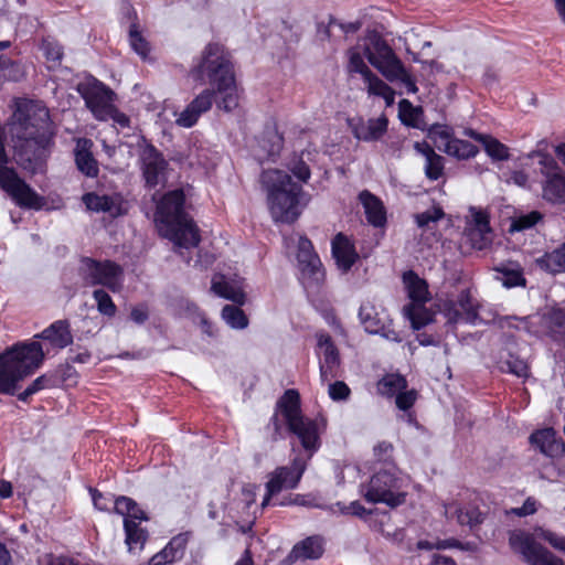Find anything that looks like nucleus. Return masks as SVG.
I'll list each match as a JSON object with an SVG mask.
<instances>
[{
    "instance_id": "obj_31",
    "label": "nucleus",
    "mask_w": 565,
    "mask_h": 565,
    "mask_svg": "<svg viewBox=\"0 0 565 565\" xmlns=\"http://www.w3.org/2000/svg\"><path fill=\"white\" fill-rule=\"evenodd\" d=\"M414 149L425 158L424 171L427 179L436 181L444 174V158L427 142H415Z\"/></svg>"
},
{
    "instance_id": "obj_55",
    "label": "nucleus",
    "mask_w": 565,
    "mask_h": 565,
    "mask_svg": "<svg viewBox=\"0 0 565 565\" xmlns=\"http://www.w3.org/2000/svg\"><path fill=\"white\" fill-rule=\"evenodd\" d=\"M49 383L50 379L46 375L39 376L21 394H19V399L25 402L31 395L46 387Z\"/></svg>"
},
{
    "instance_id": "obj_22",
    "label": "nucleus",
    "mask_w": 565,
    "mask_h": 565,
    "mask_svg": "<svg viewBox=\"0 0 565 565\" xmlns=\"http://www.w3.org/2000/svg\"><path fill=\"white\" fill-rule=\"evenodd\" d=\"M348 124L358 140L371 142L379 140L386 132L388 120L385 116L366 120L356 117L349 119Z\"/></svg>"
},
{
    "instance_id": "obj_12",
    "label": "nucleus",
    "mask_w": 565,
    "mask_h": 565,
    "mask_svg": "<svg viewBox=\"0 0 565 565\" xmlns=\"http://www.w3.org/2000/svg\"><path fill=\"white\" fill-rule=\"evenodd\" d=\"M114 511L124 516L126 544L129 551L141 548L147 540V531L139 526V522L148 520L145 511L128 497L117 498Z\"/></svg>"
},
{
    "instance_id": "obj_50",
    "label": "nucleus",
    "mask_w": 565,
    "mask_h": 565,
    "mask_svg": "<svg viewBox=\"0 0 565 565\" xmlns=\"http://www.w3.org/2000/svg\"><path fill=\"white\" fill-rule=\"evenodd\" d=\"M42 50L49 62L53 63L54 66L60 65L63 57V49L57 42L49 39L44 40Z\"/></svg>"
},
{
    "instance_id": "obj_47",
    "label": "nucleus",
    "mask_w": 565,
    "mask_h": 565,
    "mask_svg": "<svg viewBox=\"0 0 565 565\" xmlns=\"http://www.w3.org/2000/svg\"><path fill=\"white\" fill-rule=\"evenodd\" d=\"M222 318L235 329H243L247 324L244 311L235 305H226L222 310Z\"/></svg>"
},
{
    "instance_id": "obj_27",
    "label": "nucleus",
    "mask_w": 565,
    "mask_h": 565,
    "mask_svg": "<svg viewBox=\"0 0 565 565\" xmlns=\"http://www.w3.org/2000/svg\"><path fill=\"white\" fill-rule=\"evenodd\" d=\"M169 237L179 247H194L200 242L199 230L188 216L168 225Z\"/></svg>"
},
{
    "instance_id": "obj_6",
    "label": "nucleus",
    "mask_w": 565,
    "mask_h": 565,
    "mask_svg": "<svg viewBox=\"0 0 565 565\" xmlns=\"http://www.w3.org/2000/svg\"><path fill=\"white\" fill-rule=\"evenodd\" d=\"M284 243L287 250L297 249L299 280L308 297L312 299L313 296L319 294L326 275L311 241L298 233H291L284 236Z\"/></svg>"
},
{
    "instance_id": "obj_14",
    "label": "nucleus",
    "mask_w": 565,
    "mask_h": 565,
    "mask_svg": "<svg viewBox=\"0 0 565 565\" xmlns=\"http://www.w3.org/2000/svg\"><path fill=\"white\" fill-rule=\"evenodd\" d=\"M534 157L537 158L539 170L543 177V199L552 203L565 202V172L552 156L537 152Z\"/></svg>"
},
{
    "instance_id": "obj_53",
    "label": "nucleus",
    "mask_w": 565,
    "mask_h": 565,
    "mask_svg": "<svg viewBox=\"0 0 565 565\" xmlns=\"http://www.w3.org/2000/svg\"><path fill=\"white\" fill-rule=\"evenodd\" d=\"M536 534L539 537L546 541L553 548L565 552V536L544 529H537Z\"/></svg>"
},
{
    "instance_id": "obj_7",
    "label": "nucleus",
    "mask_w": 565,
    "mask_h": 565,
    "mask_svg": "<svg viewBox=\"0 0 565 565\" xmlns=\"http://www.w3.org/2000/svg\"><path fill=\"white\" fill-rule=\"evenodd\" d=\"M403 282L409 298V303L403 308V313L415 330H419L433 321L434 313L426 308L430 300L427 282L414 271L403 275Z\"/></svg>"
},
{
    "instance_id": "obj_64",
    "label": "nucleus",
    "mask_w": 565,
    "mask_h": 565,
    "mask_svg": "<svg viewBox=\"0 0 565 565\" xmlns=\"http://www.w3.org/2000/svg\"><path fill=\"white\" fill-rule=\"evenodd\" d=\"M510 180L519 186H526L529 181L527 175L523 171H513Z\"/></svg>"
},
{
    "instance_id": "obj_61",
    "label": "nucleus",
    "mask_w": 565,
    "mask_h": 565,
    "mask_svg": "<svg viewBox=\"0 0 565 565\" xmlns=\"http://www.w3.org/2000/svg\"><path fill=\"white\" fill-rule=\"evenodd\" d=\"M393 446L387 441H381L374 447V456L379 461L387 463L392 456Z\"/></svg>"
},
{
    "instance_id": "obj_36",
    "label": "nucleus",
    "mask_w": 565,
    "mask_h": 565,
    "mask_svg": "<svg viewBox=\"0 0 565 565\" xmlns=\"http://www.w3.org/2000/svg\"><path fill=\"white\" fill-rule=\"evenodd\" d=\"M185 545L186 539L184 536L173 537L161 552L150 558L149 565H167L182 558Z\"/></svg>"
},
{
    "instance_id": "obj_37",
    "label": "nucleus",
    "mask_w": 565,
    "mask_h": 565,
    "mask_svg": "<svg viewBox=\"0 0 565 565\" xmlns=\"http://www.w3.org/2000/svg\"><path fill=\"white\" fill-rule=\"evenodd\" d=\"M535 264L553 275L565 273V242L558 248L537 257Z\"/></svg>"
},
{
    "instance_id": "obj_9",
    "label": "nucleus",
    "mask_w": 565,
    "mask_h": 565,
    "mask_svg": "<svg viewBox=\"0 0 565 565\" xmlns=\"http://www.w3.org/2000/svg\"><path fill=\"white\" fill-rule=\"evenodd\" d=\"M362 491L366 501L385 503L392 508L405 500V494L401 491V480L396 477V468L392 463H387L386 469L376 471Z\"/></svg>"
},
{
    "instance_id": "obj_3",
    "label": "nucleus",
    "mask_w": 565,
    "mask_h": 565,
    "mask_svg": "<svg viewBox=\"0 0 565 565\" xmlns=\"http://www.w3.org/2000/svg\"><path fill=\"white\" fill-rule=\"evenodd\" d=\"M42 344L36 341L21 342L0 354V393L13 395L21 382L38 370L45 354Z\"/></svg>"
},
{
    "instance_id": "obj_5",
    "label": "nucleus",
    "mask_w": 565,
    "mask_h": 565,
    "mask_svg": "<svg viewBox=\"0 0 565 565\" xmlns=\"http://www.w3.org/2000/svg\"><path fill=\"white\" fill-rule=\"evenodd\" d=\"M191 74L215 87L218 93L231 89L235 79L231 54L220 43H209L204 47Z\"/></svg>"
},
{
    "instance_id": "obj_21",
    "label": "nucleus",
    "mask_w": 565,
    "mask_h": 565,
    "mask_svg": "<svg viewBox=\"0 0 565 565\" xmlns=\"http://www.w3.org/2000/svg\"><path fill=\"white\" fill-rule=\"evenodd\" d=\"M465 237L475 249L481 250L491 244L492 234L487 213L476 209L471 210V218L465 228Z\"/></svg>"
},
{
    "instance_id": "obj_38",
    "label": "nucleus",
    "mask_w": 565,
    "mask_h": 565,
    "mask_svg": "<svg viewBox=\"0 0 565 565\" xmlns=\"http://www.w3.org/2000/svg\"><path fill=\"white\" fill-rule=\"evenodd\" d=\"M363 82L370 96L383 98L386 106H392L395 103L394 89L373 72L366 75Z\"/></svg>"
},
{
    "instance_id": "obj_19",
    "label": "nucleus",
    "mask_w": 565,
    "mask_h": 565,
    "mask_svg": "<svg viewBox=\"0 0 565 565\" xmlns=\"http://www.w3.org/2000/svg\"><path fill=\"white\" fill-rule=\"evenodd\" d=\"M316 354L319 359L320 381L322 384L340 376L341 358L332 338L326 332L316 334Z\"/></svg>"
},
{
    "instance_id": "obj_15",
    "label": "nucleus",
    "mask_w": 565,
    "mask_h": 565,
    "mask_svg": "<svg viewBox=\"0 0 565 565\" xmlns=\"http://www.w3.org/2000/svg\"><path fill=\"white\" fill-rule=\"evenodd\" d=\"M77 90L96 119L107 120L111 115L115 93L98 79L90 77L79 83Z\"/></svg>"
},
{
    "instance_id": "obj_26",
    "label": "nucleus",
    "mask_w": 565,
    "mask_h": 565,
    "mask_svg": "<svg viewBox=\"0 0 565 565\" xmlns=\"http://www.w3.org/2000/svg\"><path fill=\"white\" fill-rule=\"evenodd\" d=\"M183 204L184 193L182 190L178 189L167 193L158 205V213L161 216V221L170 225L186 217L183 211Z\"/></svg>"
},
{
    "instance_id": "obj_18",
    "label": "nucleus",
    "mask_w": 565,
    "mask_h": 565,
    "mask_svg": "<svg viewBox=\"0 0 565 565\" xmlns=\"http://www.w3.org/2000/svg\"><path fill=\"white\" fill-rule=\"evenodd\" d=\"M429 138L438 150L459 160L473 158L479 152V149L471 142L452 137L451 130L447 126H434L429 130Z\"/></svg>"
},
{
    "instance_id": "obj_62",
    "label": "nucleus",
    "mask_w": 565,
    "mask_h": 565,
    "mask_svg": "<svg viewBox=\"0 0 565 565\" xmlns=\"http://www.w3.org/2000/svg\"><path fill=\"white\" fill-rule=\"evenodd\" d=\"M536 510H537V502H536V500L533 499V498H527L524 501V503L522 504V507L515 508L513 510V512L518 516H526V515H531V514L535 513Z\"/></svg>"
},
{
    "instance_id": "obj_28",
    "label": "nucleus",
    "mask_w": 565,
    "mask_h": 565,
    "mask_svg": "<svg viewBox=\"0 0 565 565\" xmlns=\"http://www.w3.org/2000/svg\"><path fill=\"white\" fill-rule=\"evenodd\" d=\"M35 338L47 342L54 349H64L73 342L71 326L67 320H57Z\"/></svg>"
},
{
    "instance_id": "obj_23",
    "label": "nucleus",
    "mask_w": 565,
    "mask_h": 565,
    "mask_svg": "<svg viewBox=\"0 0 565 565\" xmlns=\"http://www.w3.org/2000/svg\"><path fill=\"white\" fill-rule=\"evenodd\" d=\"M214 89L206 88L199 94L188 106L180 113L175 122L180 127L190 128L194 126L200 116L211 109L214 100Z\"/></svg>"
},
{
    "instance_id": "obj_42",
    "label": "nucleus",
    "mask_w": 565,
    "mask_h": 565,
    "mask_svg": "<svg viewBox=\"0 0 565 565\" xmlns=\"http://www.w3.org/2000/svg\"><path fill=\"white\" fill-rule=\"evenodd\" d=\"M544 322L554 339L565 341V310L552 309L544 316Z\"/></svg>"
},
{
    "instance_id": "obj_11",
    "label": "nucleus",
    "mask_w": 565,
    "mask_h": 565,
    "mask_svg": "<svg viewBox=\"0 0 565 565\" xmlns=\"http://www.w3.org/2000/svg\"><path fill=\"white\" fill-rule=\"evenodd\" d=\"M79 276L88 286H104L113 292H118L122 288L124 270L111 262H98L89 257H85L81 262Z\"/></svg>"
},
{
    "instance_id": "obj_45",
    "label": "nucleus",
    "mask_w": 565,
    "mask_h": 565,
    "mask_svg": "<svg viewBox=\"0 0 565 565\" xmlns=\"http://www.w3.org/2000/svg\"><path fill=\"white\" fill-rule=\"evenodd\" d=\"M398 114L403 124L419 128L423 117L420 107H415L408 99H402L398 103Z\"/></svg>"
},
{
    "instance_id": "obj_30",
    "label": "nucleus",
    "mask_w": 565,
    "mask_h": 565,
    "mask_svg": "<svg viewBox=\"0 0 565 565\" xmlns=\"http://www.w3.org/2000/svg\"><path fill=\"white\" fill-rule=\"evenodd\" d=\"M332 255L343 271H348L359 257L353 243L342 233L332 239Z\"/></svg>"
},
{
    "instance_id": "obj_52",
    "label": "nucleus",
    "mask_w": 565,
    "mask_h": 565,
    "mask_svg": "<svg viewBox=\"0 0 565 565\" xmlns=\"http://www.w3.org/2000/svg\"><path fill=\"white\" fill-rule=\"evenodd\" d=\"M444 211L439 206H434L415 216L418 227L429 226L430 223H436L444 217Z\"/></svg>"
},
{
    "instance_id": "obj_51",
    "label": "nucleus",
    "mask_w": 565,
    "mask_h": 565,
    "mask_svg": "<svg viewBox=\"0 0 565 565\" xmlns=\"http://www.w3.org/2000/svg\"><path fill=\"white\" fill-rule=\"evenodd\" d=\"M288 169L302 183H307L311 177L308 164L301 158H292L288 163Z\"/></svg>"
},
{
    "instance_id": "obj_46",
    "label": "nucleus",
    "mask_w": 565,
    "mask_h": 565,
    "mask_svg": "<svg viewBox=\"0 0 565 565\" xmlns=\"http://www.w3.org/2000/svg\"><path fill=\"white\" fill-rule=\"evenodd\" d=\"M542 220V214L537 211H531L525 214H520L513 217L510 232H522L536 225Z\"/></svg>"
},
{
    "instance_id": "obj_10",
    "label": "nucleus",
    "mask_w": 565,
    "mask_h": 565,
    "mask_svg": "<svg viewBox=\"0 0 565 565\" xmlns=\"http://www.w3.org/2000/svg\"><path fill=\"white\" fill-rule=\"evenodd\" d=\"M12 135L17 139L14 145L17 163L32 173L40 171L49 156L53 137L45 132L40 136Z\"/></svg>"
},
{
    "instance_id": "obj_60",
    "label": "nucleus",
    "mask_w": 565,
    "mask_h": 565,
    "mask_svg": "<svg viewBox=\"0 0 565 565\" xmlns=\"http://www.w3.org/2000/svg\"><path fill=\"white\" fill-rule=\"evenodd\" d=\"M221 94H224L223 99L220 104V107L223 108L226 111H231L238 105V97L235 92V84L232 86L231 89L226 92H222Z\"/></svg>"
},
{
    "instance_id": "obj_43",
    "label": "nucleus",
    "mask_w": 565,
    "mask_h": 565,
    "mask_svg": "<svg viewBox=\"0 0 565 565\" xmlns=\"http://www.w3.org/2000/svg\"><path fill=\"white\" fill-rule=\"evenodd\" d=\"M497 279L507 288H513L525 285L523 271L518 265H504L497 268Z\"/></svg>"
},
{
    "instance_id": "obj_39",
    "label": "nucleus",
    "mask_w": 565,
    "mask_h": 565,
    "mask_svg": "<svg viewBox=\"0 0 565 565\" xmlns=\"http://www.w3.org/2000/svg\"><path fill=\"white\" fill-rule=\"evenodd\" d=\"M83 202L87 210L93 212H105L110 215H117L119 212V206L116 201L108 195L87 193L83 196Z\"/></svg>"
},
{
    "instance_id": "obj_63",
    "label": "nucleus",
    "mask_w": 565,
    "mask_h": 565,
    "mask_svg": "<svg viewBox=\"0 0 565 565\" xmlns=\"http://www.w3.org/2000/svg\"><path fill=\"white\" fill-rule=\"evenodd\" d=\"M130 318L136 323H143L148 319V311L143 306L132 308Z\"/></svg>"
},
{
    "instance_id": "obj_8",
    "label": "nucleus",
    "mask_w": 565,
    "mask_h": 565,
    "mask_svg": "<svg viewBox=\"0 0 565 565\" xmlns=\"http://www.w3.org/2000/svg\"><path fill=\"white\" fill-rule=\"evenodd\" d=\"M54 136L50 120L49 109L39 102L20 100L12 115V134L23 136Z\"/></svg>"
},
{
    "instance_id": "obj_44",
    "label": "nucleus",
    "mask_w": 565,
    "mask_h": 565,
    "mask_svg": "<svg viewBox=\"0 0 565 565\" xmlns=\"http://www.w3.org/2000/svg\"><path fill=\"white\" fill-rule=\"evenodd\" d=\"M406 380L399 374H387L377 383V391L383 396H394L406 388Z\"/></svg>"
},
{
    "instance_id": "obj_35",
    "label": "nucleus",
    "mask_w": 565,
    "mask_h": 565,
    "mask_svg": "<svg viewBox=\"0 0 565 565\" xmlns=\"http://www.w3.org/2000/svg\"><path fill=\"white\" fill-rule=\"evenodd\" d=\"M465 136L480 142L486 153L493 160L503 161L509 158V148L498 139L477 132L473 129H466Z\"/></svg>"
},
{
    "instance_id": "obj_17",
    "label": "nucleus",
    "mask_w": 565,
    "mask_h": 565,
    "mask_svg": "<svg viewBox=\"0 0 565 565\" xmlns=\"http://www.w3.org/2000/svg\"><path fill=\"white\" fill-rule=\"evenodd\" d=\"M0 186L18 205L30 209H41L43 199L17 172L0 164Z\"/></svg>"
},
{
    "instance_id": "obj_41",
    "label": "nucleus",
    "mask_w": 565,
    "mask_h": 565,
    "mask_svg": "<svg viewBox=\"0 0 565 565\" xmlns=\"http://www.w3.org/2000/svg\"><path fill=\"white\" fill-rule=\"evenodd\" d=\"M458 308L462 312L465 322L470 324H477L479 321L478 315V301L472 297L471 291L469 289H463L457 297L455 301Z\"/></svg>"
},
{
    "instance_id": "obj_40",
    "label": "nucleus",
    "mask_w": 565,
    "mask_h": 565,
    "mask_svg": "<svg viewBox=\"0 0 565 565\" xmlns=\"http://www.w3.org/2000/svg\"><path fill=\"white\" fill-rule=\"evenodd\" d=\"M347 56V68L350 74H360L364 78L372 72L364 61L366 56L362 42L349 49Z\"/></svg>"
},
{
    "instance_id": "obj_4",
    "label": "nucleus",
    "mask_w": 565,
    "mask_h": 565,
    "mask_svg": "<svg viewBox=\"0 0 565 565\" xmlns=\"http://www.w3.org/2000/svg\"><path fill=\"white\" fill-rule=\"evenodd\" d=\"M365 56L370 64L375 67L388 82H398L407 94L417 93L415 79L403 65L388 43L379 34L370 33L362 41Z\"/></svg>"
},
{
    "instance_id": "obj_1",
    "label": "nucleus",
    "mask_w": 565,
    "mask_h": 565,
    "mask_svg": "<svg viewBox=\"0 0 565 565\" xmlns=\"http://www.w3.org/2000/svg\"><path fill=\"white\" fill-rule=\"evenodd\" d=\"M282 424L297 437L302 451L295 455L290 467H279L271 473L266 484L267 493L262 507L267 505L273 495L298 486L308 462L321 446L320 435L326 428L323 418H310L302 414L300 395L294 388L287 390L276 403L270 418L274 439L282 437Z\"/></svg>"
},
{
    "instance_id": "obj_49",
    "label": "nucleus",
    "mask_w": 565,
    "mask_h": 565,
    "mask_svg": "<svg viewBox=\"0 0 565 565\" xmlns=\"http://www.w3.org/2000/svg\"><path fill=\"white\" fill-rule=\"evenodd\" d=\"M328 383V395L333 402H345L350 398L351 390L343 381H330Z\"/></svg>"
},
{
    "instance_id": "obj_59",
    "label": "nucleus",
    "mask_w": 565,
    "mask_h": 565,
    "mask_svg": "<svg viewBox=\"0 0 565 565\" xmlns=\"http://www.w3.org/2000/svg\"><path fill=\"white\" fill-rule=\"evenodd\" d=\"M416 398H417V395H416L415 391H406V392L401 391L396 395L395 403L399 409L408 411L414 405Z\"/></svg>"
},
{
    "instance_id": "obj_29",
    "label": "nucleus",
    "mask_w": 565,
    "mask_h": 565,
    "mask_svg": "<svg viewBox=\"0 0 565 565\" xmlns=\"http://www.w3.org/2000/svg\"><path fill=\"white\" fill-rule=\"evenodd\" d=\"M324 552V540L320 535L303 539L294 545L288 555L290 562L318 559Z\"/></svg>"
},
{
    "instance_id": "obj_24",
    "label": "nucleus",
    "mask_w": 565,
    "mask_h": 565,
    "mask_svg": "<svg viewBox=\"0 0 565 565\" xmlns=\"http://www.w3.org/2000/svg\"><path fill=\"white\" fill-rule=\"evenodd\" d=\"M530 443L547 457L565 456V443L553 428L536 430L530 436Z\"/></svg>"
},
{
    "instance_id": "obj_48",
    "label": "nucleus",
    "mask_w": 565,
    "mask_h": 565,
    "mask_svg": "<svg viewBox=\"0 0 565 565\" xmlns=\"http://www.w3.org/2000/svg\"><path fill=\"white\" fill-rule=\"evenodd\" d=\"M93 297L97 303V309L102 315L108 317L115 316L117 308L110 296L104 289L94 290Z\"/></svg>"
},
{
    "instance_id": "obj_13",
    "label": "nucleus",
    "mask_w": 565,
    "mask_h": 565,
    "mask_svg": "<svg viewBox=\"0 0 565 565\" xmlns=\"http://www.w3.org/2000/svg\"><path fill=\"white\" fill-rule=\"evenodd\" d=\"M509 544L529 565H565L563 559L537 543L534 536L527 532H512Z\"/></svg>"
},
{
    "instance_id": "obj_33",
    "label": "nucleus",
    "mask_w": 565,
    "mask_h": 565,
    "mask_svg": "<svg viewBox=\"0 0 565 565\" xmlns=\"http://www.w3.org/2000/svg\"><path fill=\"white\" fill-rule=\"evenodd\" d=\"M359 200L364 209L367 222L375 227L384 226L386 212L381 200L366 190L359 194Z\"/></svg>"
},
{
    "instance_id": "obj_58",
    "label": "nucleus",
    "mask_w": 565,
    "mask_h": 565,
    "mask_svg": "<svg viewBox=\"0 0 565 565\" xmlns=\"http://www.w3.org/2000/svg\"><path fill=\"white\" fill-rule=\"evenodd\" d=\"M499 324L502 329L516 328L518 330L529 331L527 318H518V317L507 316V317L500 318Z\"/></svg>"
},
{
    "instance_id": "obj_16",
    "label": "nucleus",
    "mask_w": 565,
    "mask_h": 565,
    "mask_svg": "<svg viewBox=\"0 0 565 565\" xmlns=\"http://www.w3.org/2000/svg\"><path fill=\"white\" fill-rule=\"evenodd\" d=\"M139 161L142 177L148 188H154L166 182L168 161L153 145L145 139L139 143Z\"/></svg>"
},
{
    "instance_id": "obj_34",
    "label": "nucleus",
    "mask_w": 565,
    "mask_h": 565,
    "mask_svg": "<svg viewBox=\"0 0 565 565\" xmlns=\"http://www.w3.org/2000/svg\"><path fill=\"white\" fill-rule=\"evenodd\" d=\"M444 515L446 519H456L460 525L470 527L482 522V513L477 507L461 508L457 503H444Z\"/></svg>"
},
{
    "instance_id": "obj_56",
    "label": "nucleus",
    "mask_w": 565,
    "mask_h": 565,
    "mask_svg": "<svg viewBox=\"0 0 565 565\" xmlns=\"http://www.w3.org/2000/svg\"><path fill=\"white\" fill-rule=\"evenodd\" d=\"M441 311L449 323H458L465 321L462 312L454 300H447L443 305Z\"/></svg>"
},
{
    "instance_id": "obj_57",
    "label": "nucleus",
    "mask_w": 565,
    "mask_h": 565,
    "mask_svg": "<svg viewBox=\"0 0 565 565\" xmlns=\"http://www.w3.org/2000/svg\"><path fill=\"white\" fill-rule=\"evenodd\" d=\"M130 44L134 51L142 58H146L149 53L148 42L136 30H130Z\"/></svg>"
},
{
    "instance_id": "obj_32",
    "label": "nucleus",
    "mask_w": 565,
    "mask_h": 565,
    "mask_svg": "<svg viewBox=\"0 0 565 565\" xmlns=\"http://www.w3.org/2000/svg\"><path fill=\"white\" fill-rule=\"evenodd\" d=\"M93 141L81 138L76 141L74 150L75 162L77 169L87 177H96L98 174V164L92 153Z\"/></svg>"
},
{
    "instance_id": "obj_20",
    "label": "nucleus",
    "mask_w": 565,
    "mask_h": 565,
    "mask_svg": "<svg viewBox=\"0 0 565 565\" xmlns=\"http://www.w3.org/2000/svg\"><path fill=\"white\" fill-rule=\"evenodd\" d=\"M359 318L366 332L380 334L392 342L402 341L399 334L392 328L388 317L384 312H379L372 302L365 301L361 305Z\"/></svg>"
},
{
    "instance_id": "obj_2",
    "label": "nucleus",
    "mask_w": 565,
    "mask_h": 565,
    "mask_svg": "<svg viewBox=\"0 0 565 565\" xmlns=\"http://www.w3.org/2000/svg\"><path fill=\"white\" fill-rule=\"evenodd\" d=\"M262 183L267 191L273 220L286 224L296 222L310 200L302 185L294 182L285 171L277 169L264 171Z\"/></svg>"
},
{
    "instance_id": "obj_25",
    "label": "nucleus",
    "mask_w": 565,
    "mask_h": 565,
    "mask_svg": "<svg viewBox=\"0 0 565 565\" xmlns=\"http://www.w3.org/2000/svg\"><path fill=\"white\" fill-rule=\"evenodd\" d=\"M211 289L215 295L237 305H243L245 301L243 281H238L228 275L215 274L212 278Z\"/></svg>"
},
{
    "instance_id": "obj_54",
    "label": "nucleus",
    "mask_w": 565,
    "mask_h": 565,
    "mask_svg": "<svg viewBox=\"0 0 565 565\" xmlns=\"http://www.w3.org/2000/svg\"><path fill=\"white\" fill-rule=\"evenodd\" d=\"M505 365L507 371L511 374H514L519 377H526L529 375L527 363L522 359L510 355V358L505 361Z\"/></svg>"
}]
</instances>
